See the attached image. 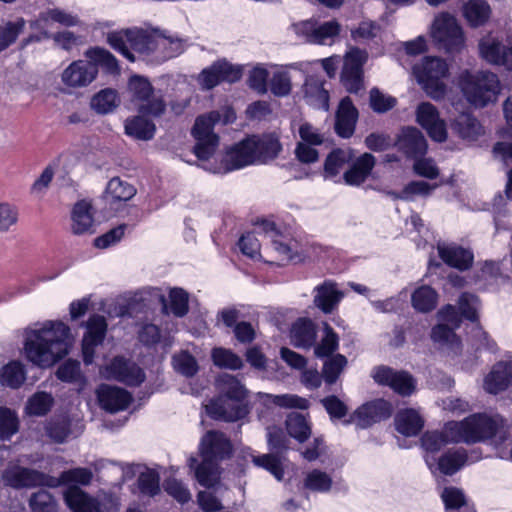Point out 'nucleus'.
Masks as SVG:
<instances>
[{"label":"nucleus","instance_id":"obj_1","mask_svg":"<svg viewBox=\"0 0 512 512\" xmlns=\"http://www.w3.org/2000/svg\"><path fill=\"white\" fill-rule=\"evenodd\" d=\"M235 115L232 111L225 112L224 118L219 111H211L208 114L197 117L192 128V135L196 144L193 148L195 156L201 161V168L214 174H226L250 165H257L253 145V139L247 137L227 148L220 164L209 161L219 145V137L214 133L215 124L222 121L223 124L233 122Z\"/></svg>","mask_w":512,"mask_h":512},{"label":"nucleus","instance_id":"obj_2","mask_svg":"<svg viewBox=\"0 0 512 512\" xmlns=\"http://www.w3.org/2000/svg\"><path fill=\"white\" fill-rule=\"evenodd\" d=\"M508 437L505 420L496 414L489 416L484 413L473 414L463 421H450L445 424L444 430L428 431L421 438L422 447L427 455H433L448 443H476L486 439L495 438V442L502 443Z\"/></svg>","mask_w":512,"mask_h":512},{"label":"nucleus","instance_id":"obj_3","mask_svg":"<svg viewBox=\"0 0 512 512\" xmlns=\"http://www.w3.org/2000/svg\"><path fill=\"white\" fill-rule=\"evenodd\" d=\"M24 355L40 368H49L64 358L70 347V328L62 321L36 323L24 331Z\"/></svg>","mask_w":512,"mask_h":512},{"label":"nucleus","instance_id":"obj_4","mask_svg":"<svg viewBox=\"0 0 512 512\" xmlns=\"http://www.w3.org/2000/svg\"><path fill=\"white\" fill-rule=\"evenodd\" d=\"M202 457L198 464L197 458L191 456L188 465L195 472V478L203 487H213L220 478L219 464L232 454V444L226 435L219 431L206 432L199 445Z\"/></svg>","mask_w":512,"mask_h":512},{"label":"nucleus","instance_id":"obj_5","mask_svg":"<svg viewBox=\"0 0 512 512\" xmlns=\"http://www.w3.org/2000/svg\"><path fill=\"white\" fill-rule=\"evenodd\" d=\"M216 387L220 396L206 405L207 414L211 418L234 422L249 413L245 403L248 391L235 376L220 374L216 379Z\"/></svg>","mask_w":512,"mask_h":512},{"label":"nucleus","instance_id":"obj_6","mask_svg":"<svg viewBox=\"0 0 512 512\" xmlns=\"http://www.w3.org/2000/svg\"><path fill=\"white\" fill-rule=\"evenodd\" d=\"M156 37L142 29H125L108 33L107 42L130 62L136 61L134 52L154 62Z\"/></svg>","mask_w":512,"mask_h":512},{"label":"nucleus","instance_id":"obj_7","mask_svg":"<svg viewBox=\"0 0 512 512\" xmlns=\"http://www.w3.org/2000/svg\"><path fill=\"white\" fill-rule=\"evenodd\" d=\"M259 228L265 236L270 238L273 249L278 253L281 260L300 263L306 259L317 258L320 255L321 247L315 243H302L296 239H286L281 235L272 221L263 220Z\"/></svg>","mask_w":512,"mask_h":512},{"label":"nucleus","instance_id":"obj_8","mask_svg":"<svg viewBox=\"0 0 512 512\" xmlns=\"http://www.w3.org/2000/svg\"><path fill=\"white\" fill-rule=\"evenodd\" d=\"M459 86L468 102L478 107L494 101L500 91L499 78L491 71L471 73L466 70L460 74Z\"/></svg>","mask_w":512,"mask_h":512},{"label":"nucleus","instance_id":"obj_9","mask_svg":"<svg viewBox=\"0 0 512 512\" xmlns=\"http://www.w3.org/2000/svg\"><path fill=\"white\" fill-rule=\"evenodd\" d=\"M430 35L436 47L446 53H460L466 45L462 26L449 12L436 14L431 24Z\"/></svg>","mask_w":512,"mask_h":512},{"label":"nucleus","instance_id":"obj_10","mask_svg":"<svg viewBox=\"0 0 512 512\" xmlns=\"http://www.w3.org/2000/svg\"><path fill=\"white\" fill-rule=\"evenodd\" d=\"M413 74L426 93L433 99L445 95L446 86L443 79L448 75V65L439 57L427 56L413 66Z\"/></svg>","mask_w":512,"mask_h":512},{"label":"nucleus","instance_id":"obj_11","mask_svg":"<svg viewBox=\"0 0 512 512\" xmlns=\"http://www.w3.org/2000/svg\"><path fill=\"white\" fill-rule=\"evenodd\" d=\"M479 56L488 64L499 66L512 72V29L504 38L489 32L478 42Z\"/></svg>","mask_w":512,"mask_h":512},{"label":"nucleus","instance_id":"obj_12","mask_svg":"<svg viewBox=\"0 0 512 512\" xmlns=\"http://www.w3.org/2000/svg\"><path fill=\"white\" fill-rule=\"evenodd\" d=\"M21 460L11 461L2 471V481L4 485L14 489L49 487L55 485L56 481L52 476L44 472L23 467Z\"/></svg>","mask_w":512,"mask_h":512},{"label":"nucleus","instance_id":"obj_13","mask_svg":"<svg viewBox=\"0 0 512 512\" xmlns=\"http://www.w3.org/2000/svg\"><path fill=\"white\" fill-rule=\"evenodd\" d=\"M133 101L137 102L142 115L161 116L166 108L162 94H155L150 81L143 76L134 75L128 83Z\"/></svg>","mask_w":512,"mask_h":512},{"label":"nucleus","instance_id":"obj_14","mask_svg":"<svg viewBox=\"0 0 512 512\" xmlns=\"http://www.w3.org/2000/svg\"><path fill=\"white\" fill-rule=\"evenodd\" d=\"M392 404L385 399H374L359 406L345 424L355 423L359 428L366 429L391 417Z\"/></svg>","mask_w":512,"mask_h":512},{"label":"nucleus","instance_id":"obj_15","mask_svg":"<svg viewBox=\"0 0 512 512\" xmlns=\"http://www.w3.org/2000/svg\"><path fill=\"white\" fill-rule=\"evenodd\" d=\"M106 379L117 380L130 386H138L145 380L144 371L122 356H116L101 370Z\"/></svg>","mask_w":512,"mask_h":512},{"label":"nucleus","instance_id":"obj_16","mask_svg":"<svg viewBox=\"0 0 512 512\" xmlns=\"http://www.w3.org/2000/svg\"><path fill=\"white\" fill-rule=\"evenodd\" d=\"M374 381L382 386H389L402 396L411 395L416 388V381L406 371H396L388 366H378L371 373Z\"/></svg>","mask_w":512,"mask_h":512},{"label":"nucleus","instance_id":"obj_17","mask_svg":"<svg viewBox=\"0 0 512 512\" xmlns=\"http://www.w3.org/2000/svg\"><path fill=\"white\" fill-rule=\"evenodd\" d=\"M85 333L82 339L83 361L90 365L94 361L95 350L101 345L107 333L106 318L99 314L91 315L85 322Z\"/></svg>","mask_w":512,"mask_h":512},{"label":"nucleus","instance_id":"obj_18","mask_svg":"<svg viewBox=\"0 0 512 512\" xmlns=\"http://www.w3.org/2000/svg\"><path fill=\"white\" fill-rule=\"evenodd\" d=\"M367 53L358 48L351 49L345 56L341 82L350 93H357L363 86V65Z\"/></svg>","mask_w":512,"mask_h":512},{"label":"nucleus","instance_id":"obj_19","mask_svg":"<svg viewBox=\"0 0 512 512\" xmlns=\"http://www.w3.org/2000/svg\"><path fill=\"white\" fill-rule=\"evenodd\" d=\"M295 30L309 43L326 45L331 44L339 34L340 25L336 21L318 24L315 21L307 20L297 24Z\"/></svg>","mask_w":512,"mask_h":512},{"label":"nucleus","instance_id":"obj_20","mask_svg":"<svg viewBox=\"0 0 512 512\" xmlns=\"http://www.w3.org/2000/svg\"><path fill=\"white\" fill-rule=\"evenodd\" d=\"M416 119L434 141L444 142L447 139L446 124L440 118L436 107L431 103L422 102L418 105Z\"/></svg>","mask_w":512,"mask_h":512},{"label":"nucleus","instance_id":"obj_21","mask_svg":"<svg viewBox=\"0 0 512 512\" xmlns=\"http://www.w3.org/2000/svg\"><path fill=\"white\" fill-rule=\"evenodd\" d=\"M259 407H257L258 417L264 419L268 414H273L274 408H298L307 409L309 401L293 394L272 395L259 393Z\"/></svg>","mask_w":512,"mask_h":512},{"label":"nucleus","instance_id":"obj_22","mask_svg":"<svg viewBox=\"0 0 512 512\" xmlns=\"http://www.w3.org/2000/svg\"><path fill=\"white\" fill-rule=\"evenodd\" d=\"M97 74L98 69L94 64L85 60H76L64 69L61 80L68 87L79 88L89 85Z\"/></svg>","mask_w":512,"mask_h":512},{"label":"nucleus","instance_id":"obj_23","mask_svg":"<svg viewBox=\"0 0 512 512\" xmlns=\"http://www.w3.org/2000/svg\"><path fill=\"white\" fill-rule=\"evenodd\" d=\"M97 398L100 407L110 413L123 411L132 402V395L127 390L106 384L98 388Z\"/></svg>","mask_w":512,"mask_h":512},{"label":"nucleus","instance_id":"obj_24","mask_svg":"<svg viewBox=\"0 0 512 512\" xmlns=\"http://www.w3.org/2000/svg\"><path fill=\"white\" fill-rule=\"evenodd\" d=\"M468 461V455L465 449H453L445 452L441 457L436 458L433 455H426L425 462L433 470H439L444 475H453L459 471Z\"/></svg>","mask_w":512,"mask_h":512},{"label":"nucleus","instance_id":"obj_25","mask_svg":"<svg viewBox=\"0 0 512 512\" xmlns=\"http://www.w3.org/2000/svg\"><path fill=\"white\" fill-rule=\"evenodd\" d=\"M344 296L336 282L325 280L314 288L313 302L323 313L330 314L337 309Z\"/></svg>","mask_w":512,"mask_h":512},{"label":"nucleus","instance_id":"obj_26","mask_svg":"<svg viewBox=\"0 0 512 512\" xmlns=\"http://www.w3.org/2000/svg\"><path fill=\"white\" fill-rule=\"evenodd\" d=\"M397 146L406 157L411 159L423 157L427 151V141L424 135L414 127H407L402 130Z\"/></svg>","mask_w":512,"mask_h":512},{"label":"nucleus","instance_id":"obj_27","mask_svg":"<svg viewBox=\"0 0 512 512\" xmlns=\"http://www.w3.org/2000/svg\"><path fill=\"white\" fill-rule=\"evenodd\" d=\"M358 120V111L350 97H344L338 106L335 120V131L342 138L353 135Z\"/></svg>","mask_w":512,"mask_h":512},{"label":"nucleus","instance_id":"obj_28","mask_svg":"<svg viewBox=\"0 0 512 512\" xmlns=\"http://www.w3.org/2000/svg\"><path fill=\"white\" fill-rule=\"evenodd\" d=\"M438 253L444 263L458 270H467L472 266L473 253L455 243L438 244Z\"/></svg>","mask_w":512,"mask_h":512},{"label":"nucleus","instance_id":"obj_29","mask_svg":"<svg viewBox=\"0 0 512 512\" xmlns=\"http://www.w3.org/2000/svg\"><path fill=\"white\" fill-rule=\"evenodd\" d=\"M325 80L316 76H308L305 80L304 99L305 102L319 110L327 111L329 109V93L324 88Z\"/></svg>","mask_w":512,"mask_h":512},{"label":"nucleus","instance_id":"obj_30","mask_svg":"<svg viewBox=\"0 0 512 512\" xmlns=\"http://www.w3.org/2000/svg\"><path fill=\"white\" fill-rule=\"evenodd\" d=\"M512 383V361L496 363L484 380V388L488 393L497 394L506 390Z\"/></svg>","mask_w":512,"mask_h":512},{"label":"nucleus","instance_id":"obj_31","mask_svg":"<svg viewBox=\"0 0 512 512\" xmlns=\"http://www.w3.org/2000/svg\"><path fill=\"white\" fill-rule=\"evenodd\" d=\"M255 145L254 154L257 164H267L274 160L282 150V145L275 134L268 133L262 136H249Z\"/></svg>","mask_w":512,"mask_h":512},{"label":"nucleus","instance_id":"obj_32","mask_svg":"<svg viewBox=\"0 0 512 512\" xmlns=\"http://www.w3.org/2000/svg\"><path fill=\"white\" fill-rule=\"evenodd\" d=\"M66 505L72 512H99V503L76 485L68 486L63 492Z\"/></svg>","mask_w":512,"mask_h":512},{"label":"nucleus","instance_id":"obj_33","mask_svg":"<svg viewBox=\"0 0 512 512\" xmlns=\"http://www.w3.org/2000/svg\"><path fill=\"white\" fill-rule=\"evenodd\" d=\"M462 14L471 28L485 26L492 15V8L486 0H467L462 6Z\"/></svg>","mask_w":512,"mask_h":512},{"label":"nucleus","instance_id":"obj_34","mask_svg":"<svg viewBox=\"0 0 512 512\" xmlns=\"http://www.w3.org/2000/svg\"><path fill=\"white\" fill-rule=\"evenodd\" d=\"M451 129L458 137L467 142H474L484 134L483 126L478 119L468 113L457 116L451 124Z\"/></svg>","mask_w":512,"mask_h":512},{"label":"nucleus","instance_id":"obj_35","mask_svg":"<svg viewBox=\"0 0 512 512\" xmlns=\"http://www.w3.org/2000/svg\"><path fill=\"white\" fill-rule=\"evenodd\" d=\"M49 22H55L64 27H74L79 25L80 20L77 15L63 9L50 8L40 12L38 18L30 23V27L31 29H40L47 26Z\"/></svg>","mask_w":512,"mask_h":512},{"label":"nucleus","instance_id":"obj_36","mask_svg":"<svg viewBox=\"0 0 512 512\" xmlns=\"http://www.w3.org/2000/svg\"><path fill=\"white\" fill-rule=\"evenodd\" d=\"M394 422L396 430L407 437L418 435L424 426L422 416L412 408L398 411Z\"/></svg>","mask_w":512,"mask_h":512},{"label":"nucleus","instance_id":"obj_37","mask_svg":"<svg viewBox=\"0 0 512 512\" xmlns=\"http://www.w3.org/2000/svg\"><path fill=\"white\" fill-rule=\"evenodd\" d=\"M375 166V157L370 153H364L352 163L344 173L343 178L348 185H360L370 175Z\"/></svg>","mask_w":512,"mask_h":512},{"label":"nucleus","instance_id":"obj_38","mask_svg":"<svg viewBox=\"0 0 512 512\" xmlns=\"http://www.w3.org/2000/svg\"><path fill=\"white\" fill-rule=\"evenodd\" d=\"M169 303L162 295L160 301L162 303V312L164 314H173L175 317L182 318L189 312V294L183 288L174 287L169 290Z\"/></svg>","mask_w":512,"mask_h":512},{"label":"nucleus","instance_id":"obj_39","mask_svg":"<svg viewBox=\"0 0 512 512\" xmlns=\"http://www.w3.org/2000/svg\"><path fill=\"white\" fill-rule=\"evenodd\" d=\"M91 210V204L85 200H81L74 205L71 214V229L74 234L82 235L93 232L94 219Z\"/></svg>","mask_w":512,"mask_h":512},{"label":"nucleus","instance_id":"obj_40","mask_svg":"<svg viewBox=\"0 0 512 512\" xmlns=\"http://www.w3.org/2000/svg\"><path fill=\"white\" fill-rule=\"evenodd\" d=\"M25 365L19 360H11L0 368V385L10 389H19L26 381Z\"/></svg>","mask_w":512,"mask_h":512},{"label":"nucleus","instance_id":"obj_41","mask_svg":"<svg viewBox=\"0 0 512 512\" xmlns=\"http://www.w3.org/2000/svg\"><path fill=\"white\" fill-rule=\"evenodd\" d=\"M185 50V41L178 37L157 36L155 43V63H162L178 56Z\"/></svg>","mask_w":512,"mask_h":512},{"label":"nucleus","instance_id":"obj_42","mask_svg":"<svg viewBox=\"0 0 512 512\" xmlns=\"http://www.w3.org/2000/svg\"><path fill=\"white\" fill-rule=\"evenodd\" d=\"M315 324L307 318L298 319L291 328V340L296 347L310 348L316 340Z\"/></svg>","mask_w":512,"mask_h":512},{"label":"nucleus","instance_id":"obj_43","mask_svg":"<svg viewBox=\"0 0 512 512\" xmlns=\"http://www.w3.org/2000/svg\"><path fill=\"white\" fill-rule=\"evenodd\" d=\"M353 159L350 149L337 148L332 150L325 159L323 176L325 179H334Z\"/></svg>","mask_w":512,"mask_h":512},{"label":"nucleus","instance_id":"obj_44","mask_svg":"<svg viewBox=\"0 0 512 512\" xmlns=\"http://www.w3.org/2000/svg\"><path fill=\"white\" fill-rule=\"evenodd\" d=\"M304 487L316 493H328L333 488L340 490L338 483L334 485L331 475L320 469L309 471L304 478Z\"/></svg>","mask_w":512,"mask_h":512},{"label":"nucleus","instance_id":"obj_45","mask_svg":"<svg viewBox=\"0 0 512 512\" xmlns=\"http://www.w3.org/2000/svg\"><path fill=\"white\" fill-rule=\"evenodd\" d=\"M85 56L98 69L101 67L106 73L118 74L120 67L115 56L108 50L101 47L89 48L85 52Z\"/></svg>","mask_w":512,"mask_h":512},{"label":"nucleus","instance_id":"obj_46","mask_svg":"<svg viewBox=\"0 0 512 512\" xmlns=\"http://www.w3.org/2000/svg\"><path fill=\"white\" fill-rule=\"evenodd\" d=\"M155 131V124L143 116H135L125 121V133L137 140H150Z\"/></svg>","mask_w":512,"mask_h":512},{"label":"nucleus","instance_id":"obj_47","mask_svg":"<svg viewBox=\"0 0 512 512\" xmlns=\"http://www.w3.org/2000/svg\"><path fill=\"white\" fill-rule=\"evenodd\" d=\"M93 478L92 471L88 468H73L63 471L59 477L52 476L56 481L55 485H49V488H58L62 485H83L87 486L91 483Z\"/></svg>","mask_w":512,"mask_h":512},{"label":"nucleus","instance_id":"obj_48","mask_svg":"<svg viewBox=\"0 0 512 512\" xmlns=\"http://www.w3.org/2000/svg\"><path fill=\"white\" fill-rule=\"evenodd\" d=\"M437 299V292L426 285L417 288L411 296L413 308L422 313L434 310L437 305Z\"/></svg>","mask_w":512,"mask_h":512},{"label":"nucleus","instance_id":"obj_49","mask_svg":"<svg viewBox=\"0 0 512 512\" xmlns=\"http://www.w3.org/2000/svg\"><path fill=\"white\" fill-rule=\"evenodd\" d=\"M53 404L54 398L50 393L38 391L28 399L25 410L29 415L44 416L51 410Z\"/></svg>","mask_w":512,"mask_h":512},{"label":"nucleus","instance_id":"obj_50","mask_svg":"<svg viewBox=\"0 0 512 512\" xmlns=\"http://www.w3.org/2000/svg\"><path fill=\"white\" fill-rule=\"evenodd\" d=\"M286 429L288 434L299 442H304L311 434L307 419L299 413H292L287 417Z\"/></svg>","mask_w":512,"mask_h":512},{"label":"nucleus","instance_id":"obj_51","mask_svg":"<svg viewBox=\"0 0 512 512\" xmlns=\"http://www.w3.org/2000/svg\"><path fill=\"white\" fill-rule=\"evenodd\" d=\"M211 358L214 365L222 369L239 370L243 366V361L237 354L223 347L214 348Z\"/></svg>","mask_w":512,"mask_h":512},{"label":"nucleus","instance_id":"obj_52","mask_svg":"<svg viewBox=\"0 0 512 512\" xmlns=\"http://www.w3.org/2000/svg\"><path fill=\"white\" fill-rule=\"evenodd\" d=\"M135 194L136 189L134 186L118 177L112 178L107 184L106 195L107 198L111 199V201L126 202Z\"/></svg>","mask_w":512,"mask_h":512},{"label":"nucleus","instance_id":"obj_53","mask_svg":"<svg viewBox=\"0 0 512 512\" xmlns=\"http://www.w3.org/2000/svg\"><path fill=\"white\" fill-rule=\"evenodd\" d=\"M119 99L117 92L107 88L98 92L91 100V107L100 114L112 112L118 105Z\"/></svg>","mask_w":512,"mask_h":512},{"label":"nucleus","instance_id":"obj_54","mask_svg":"<svg viewBox=\"0 0 512 512\" xmlns=\"http://www.w3.org/2000/svg\"><path fill=\"white\" fill-rule=\"evenodd\" d=\"M46 433L55 442L63 443L73 434L71 420L65 416L51 419L46 426Z\"/></svg>","mask_w":512,"mask_h":512},{"label":"nucleus","instance_id":"obj_55","mask_svg":"<svg viewBox=\"0 0 512 512\" xmlns=\"http://www.w3.org/2000/svg\"><path fill=\"white\" fill-rule=\"evenodd\" d=\"M450 328L444 324H438L432 329L431 338L435 343L441 346H447L452 351L456 352L460 348V339Z\"/></svg>","mask_w":512,"mask_h":512},{"label":"nucleus","instance_id":"obj_56","mask_svg":"<svg viewBox=\"0 0 512 512\" xmlns=\"http://www.w3.org/2000/svg\"><path fill=\"white\" fill-rule=\"evenodd\" d=\"M17 414L9 408L0 407V440L8 441L18 432Z\"/></svg>","mask_w":512,"mask_h":512},{"label":"nucleus","instance_id":"obj_57","mask_svg":"<svg viewBox=\"0 0 512 512\" xmlns=\"http://www.w3.org/2000/svg\"><path fill=\"white\" fill-rule=\"evenodd\" d=\"M32 512H57V501L54 496L45 490L33 493L29 499Z\"/></svg>","mask_w":512,"mask_h":512},{"label":"nucleus","instance_id":"obj_58","mask_svg":"<svg viewBox=\"0 0 512 512\" xmlns=\"http://www.w3.org/2000/svg\"><path fill=\"white\" fill-rule=\"evenodd\" d=\"M441 498L444 502L447 511L457 510L464 508L465 512L474 509L468 506L463 491L456 487H446L441 493Z\"/></svg>","mask_w":512,"mask_h":512},{"label":"nucleus","instance_id":"obj_59","mask_svg":"<svg viewBox=\"0 0 512 512\" xmlns=\"http://www.w3.org/2000/svg\"><path fill=\"white\" fill-rule=\"evenodd\" d=\"M25 27V21L22 18L14 22H7L0 26V52L7 49L18 38Z\"/></svg>","mask_w":512,"mask_h":512},{"label":"nucleus","instance_id":"obj_60","mask_svg":"<svg viewBox=\"0 0 512 512\" xmlns=\"http://www.w3.org/2000/svg\"><path fill=\"white\" fill-rule=\"evenodd\" d=\"M347 365V359L342 354L328 358L323 365V379L327 384H333Z\"/></svg>","mask_w":512,"mask_h":512},{"label":"nucleus","instance_id":"obj_61","mask_svg":"<svg viewBox=\"0 0 512 512\" xmlns=\"http://www.w3.org/2000/svg\"><path fill=\"white\" fill-rule=\"evenodd\" d=\"M324 337L321 342L315 347V355L318 358H325L331 356L339 345V338L329 324L324 323Z\"/></svg>","mask_w":512,"mask_h":512},{"label":"nucleus","instance_id":"obj_62","mask_svg":"<svg viewBox=\"0 0 512 512\" xmlns=\"http://www.w3.org/2000/svg\"><path fill=\"white\" fill-rule=\"evenodd\" d=\"M369 103L374 112L383 114L396 106L397 99L388 94H384L378 88L374 87L369 93Z\"/></svg>","mask_w":512,"mask_h":512},{"label":"nucleus","instance_id":"obj_63","mask_svg":"<svg viewBox=\"0 0 512 512\" xmlns=\"http://www.w3.org/2000/svg\"><path fill=\"white\" fill-rule=\"evenodd\" d=\"M172 364L178 373L187 378L193 377L199 369L196 359L186 351L174 355Z\"/></svg>","mask_w":512,"mask_h":512},{"label":"nucleus","instance_id":"obj_64","mask_svg":"<svg viewBox=\"0 0 512 512\" xmlns=\"http://www.w3.org/2000/svg\"><path fill=\"white\" fill-rule=\"evenodd\" d=\"M138 487L142 494L153 497L160 492V476L153 469H147L138 477Z\"/></svg>","mask_w":512,"mask_h":512}]
</instances>
